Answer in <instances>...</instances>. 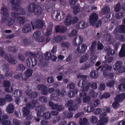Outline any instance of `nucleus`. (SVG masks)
<instances>
[{
	"label": "nucleus",
	"mask_w": 125,
	"mask_h": 125,
	"mask_svg": "<svg viewBox=\"0 0 125 125\" xmlns=\"http://www.w3.org/2000/svg\"><path fill=\"white\" fill-rule=\"evenodd\" d=\"M108 118L107 117L101 119L98 121L97 125H105L108 122Z\"/></svg>",
	"instance_id": "19"
},
{
	"label": "nucleus",
	"mask_w": 125,
	"mask_h": 125,
	"mask_svg": "<svg viewBox=\"0 0 125 125\" xmlns=\"http://www.w3.org/2000/svg\"><path fill=\"white\" fill-rule=\"evenodd\" d=\"M89 57V56L87 54L83 55L81 57L80 59V63L85 62Z\"/></svg>",
	"instance_id": "30"
},
{
	"label": "nucleus",
	"mask_w": 125,
	"mask_h": 125,
	"mask_svg": "<svg viewBox=\"0 0 125 125\" xmlns=\"http://www.w3.org/2000/svg\"><path fill=\"white\" fill-rule=\"evenodd\" d=\"M38 93L37 92H34L31 93L29 96H30L31 98L34 99L36 98L38 96Z\"/></svg>",
	"instance_id": "47"
},
{
	"label": "nucleus",
	"mask_w": 125,
	"mask_h": 125,
	"mask_svg": "<svg viewBox=\"0 0 125 125\" xmlns=\"http://www.w3.org/2000/svg\"><path fill=\"white\" fill-rule=\"evenodd\" d=\"M8 116L7 115H3L0 116V123L2 125H11L10 121L7 120Z\"/></svg>",
	"instance_id": "8"
},
{
	"label": "nucleus",
	"mask_w": 125,
	"mask_h": 125,
	"mask_svg": "<svg viewBox=\"0 0 125 125\" xmlns=\"http://www.w3.org/2000/svg\"><path fill=\"white\" fill-rule=\"evenodd\" d=\"M77 33V31L75 30H73L71 33H69V36L70 37H71L74 36H76Z\"/></svg>",
	"instance_id": "52"
},
{
	"label": "nucleus",
	"mask_w": 125,
	"mask_h": 125,
	"mask_svg": "<svg viewBox=\"0 0 125 125\" xmlns=\"http://www.w3.org/2000/svg\"><path fill=\"white\" fill-rule=\"evenodd\" d=\"M118 88L119 91H125V84H120L118 86Z\"/></svg>",
	"instance_id": "41"
},
{
	"label": "nucleus",
	"mask_w": 125,
	"mask_h": 125,
	"mask_svg": "<svg viewBox=\"0 0 125 125\" xmlns=\"http://www.w3.org/2000/svg\"><path fill=\"white\" fill-rule=\"evenodd\" d=\"M72 17L70 15L67 16L64 21V23L66 25H70L72 22Z\"/></svg>",
	"instance_id": "20"
},
{
	"label": "nucleus",
	"mask_w": 125,
	"mask_h": 125,
	"mask_svg": "<svg viewBox=\"0 0 125 125\" xmlns=\"http://www.w3.org/2000/svg\"><path fill=\"white\" fill-rule=\"evenodd\" d=\"M4 58L9 63L11 64L15 65L17 62V61L14 58L12 55L11 54H9L8 55L7 54H5Z\"/></svg>",
	"instance_id": "11"
},
{
	"label": "nucleus",
	"mask_w": 125,
	"mask_h": 125,
	"mask_svg": "<svg viewBox=\"0 0 125 125\" xmlns=\"http://www.w3.org/2000/svg\"><path fill=\"white\" fill-rule=\"evenodd\" d=\"M121 7L120 4L117 3L115 6L114 8L115 11L117 12L119 11L121 9Z\"/></svg>",
	"instance_id": "62"
},
{
	"label": "nucleus",
	"mask_w": 125,
	"mask_h": 125,
	"mask_svg": "<svg viewBox=\"0 0 125 125\" xmlns=\"http://www.w3.org/2000/svg\"><path fill=\"white\" fill-rule=\"evenodd\" d=\"M45 105L44 104H42L39 105L37 107L36 109L40 110V111L44 112V110H45Z\"/></svg>",
	"instance_id": "35"
},
{
	"label": "nucleus",
	"mask_w": 125,
	"mask_h": 125,
	"mask_svg": "<svg viewBox=\"0 0 125 125\" xmlns=\"http://www.w3.org/2000/svg\"><path fill=\"white\" fill-rule=\"evenodd\" d=\"M124 16L123 12H117L115 15V17L118 19H120L123 17Z\"/></svg>",
	"instance_id": "51"
},
{
	"label": "nucleus",
	"mask_w": 125,
	"mask_h": 125,
	"mask_svg": "<svg viewBox=\"0 0 125 125\" xmlns=\"http://www.w3.org/2000/svg\"><path fill=\"white\" fill-rule=\"evenodd\" d=\"M110 94L109 93L105 92L103 94L100 98L101 99L103 98H107L110 97Z\"/></svg>",
	"instance_id": "46"
},
{
	"label": "nucleus",
	"mask_w": 125,
	"mask_h": 125,
	"mask_svg": "<svg viewBox=\"0 0 125 125\" xmlns=\"http://www.w3.org/2000/svg\"><path fill=\"white\" fill-rule=\"evenodd\" d=\"M63 36L61 35H57L54 38V40L55 41V42L57 43L59 42L62 41L63 39Z\"/></svg>",
	"instance_id": "29"
},
{
	"label": "nucleus",
	"mask_w": 125,
	"mask_h": 125,
	"mask_svg": "<svg viewBox=\"0 0 125 125\" xmlns=\"http://www.w3.org/2000/svg\"><path fill=\"white\" fill-rule=\"evenodd\" d=\"M95 94V92L94 90L92 89L90 90L89 91V95H90L92 98H94Z\"/></svg>",
	"instance_id": "63"
},
{
	"label": "nucleus",
	"mask_w": 125,
	"mask_h": 125,
	"mask_svg": "<svg viewBox=\"0 0 125 125\" xmlns=\"http://www.w3.org/2000/svg\"><path fill=\"white\" fill-rule=\"evenodd\" d=\"M29 11L31 13L34 12L37 15H41L43 11L42 8L40 5L36 4L34 2H32L27 7Z\"/></svg>",
	"instance_id": "2"
},
{
	"label": "nucleus",
	"mask_w": 125,
	"mask_h": 125,
	"mask_svg": "<svg viewBox=\"0 0 125 125\" xmlns=\"http://www.w3.org/2000/svg\"><path fill=\"white\" fill-rule=\"evenodd\" d=\"M75 86V84L73 83L72 82L69 83L68 84L67 86V87L70 89H75L74 88Z\"/></svg>",
	"instance_id": "54"
},
{
	"label": "nucleus",
	"mask_w": 125,
	"mask_h": 125,
	"mask_svg": "<svg viewBox=\"0 0 125 125\" xmlns=\"http://www.w3.org/2000/svg\"><path fill=\"white\" fill-rule=\"evenodd\" d=\"M97 44V42L96 41H94L92 42L91 45L90 50L91 51L93 52L94 51Z\"/></svg>",
	"instance_id": "38"
},
{
	"label": "nucleus",
	"mask_w": 125,
	"mask_h": 125,
	"mask_svg": "<svg viewBox=\"0 0 125 125\" xmlns=\"http://www.w3.org/2000/svg\"><path fill=\"white\" fill-rule=\"evenodd\" d=\"M105 51L106 52L107 55L108 56L112 55L115 54V51L112 49H111L109 46L106 47Z\"/></svg>",
	"instance_id": "18"
},
{
	"label": "nucleus",
	"mask_w": 125,
	"mask_h": 125,
	"mask_svg": "<svg viewBox=\"0 0 125 125\" xmlns=\"http://www.w3.org/2000/svg\"><path fill=\"white\" fill-rule=\"evenodd\" d=\"M7 111L9 113H12L13 112L14 109V105L12 104H9L7 108Z\"/></svg>",
	"instance_id": "25"
},
{
	"label": "nucleus",
	"mask_w": 125,
	"mask_h": 125,
	"mask_svg": "<svg viewBox=\"0 0 125 125\" xmlns=\"http://www.w3.org/2000/svg\"><path fill=\"white\" fill-rule=\"evenodd\" d=\"M1 13L3 14L1 18V20L2 21L7 20V22L8 26L12 25L14 22V20L12 18L9 17L8 10L7 8L3 7L1 9Z\"/></svg>",
	"instance_id": "1"
},
{
	"label": "nucleus",
	"mask_w": 125,
	"mask_h": 125,
	"mask_svg": "<svg viewBox=\"0 0 125 125\" xmlns=\"http://www.w3.org/2000/svg\"><path fill=\"white\" fill-rule=\"evenodd\" d=\"M51 53L50 52H46L45 55L46 60H48L51 59Z\"/></svg>",
	"instance_id": "50"
},
{
	"label": "nucleus",
	"mask_w": 125,
	"mask_h": 125,
	"mask_svg": "<svg viewBox=\"0 0 125 125\" xmlns=\"http://www.w3.org/2000/svg\"><path fill=\"white\" fill-rule=\"evenodd\" d=\"M103 74L105 77H108L109 78H114V73H113L104 71L103 73Z\"/></svg>",
	"instance_id": "27"
},
{
	"label": "nucleus",
	"mask_w": 125,
	"mask_h": 125,
	"mask_svg": "<svg viewBox=\"0 0 125 125\" xmlns=\"http://www.w3.org/2000/svg\"><path fill=\"white\" fill-rule=\"evenodd\" d=\"M41 92L42 94L44 95H47L48 93V89H47V87L45 85V86H44Z\"/></svg>",
	"instance_id": "39"
},
{
	"label": "nucleus",
	"mask_w": 125,
	"mask_h": 125,
	"mask_svg": "<svg viewBox=\"0 0 125 125\" xmlns=\"http://www.w3.org/2000/svg\"><path fill=\"white\" fill-rule=\"evenodd\" d=\"M97 49L98 50H101L104 47V46L102 43L100 42V41L98 42L97 44Z\"/></svg>",
	"instance_id": "56"
},
{
	"label": "nucleus",
	"mask_w": 125,
	"mask_h": 125,
	"mask_svg": "<svg viewBox=\"0 0 125 125\" xmlns=\"http://www.w3.org/2000/svg\"><path fill=\"white\" fill-rule=\"evenodd\" d=\"M87 49V47L85 44H82L81 46V49L80 50V53H85L86 50Z\"/></svg>",
	"instance_id": "34"
},
{
	"label": "nucleus",
	"mask_w": 125,
	"mask_h": 125,
	"mask_svg": "<svg viewBox=\"0 0 125 125\" xmlns=\"http://www.w3.org/2000/svg\"><path fill=\"white\" fill-rule=\"evenodd\" d=\"M85 22L84 21H81L79 23V29H83L85 27Z\"/></svg>",
	"instance_id": "48"
},
{
	"label": "nucleus",
	"mask_w": 125,
	"mask_h": 125,
	"mask_svg": "<svg viewBox=\"0 0 125 125\" xmlns=\"http://www.w3.org/2000/svg\"><path fill=\"white\" fill-rule=\"evenodd\" d=\"M112 68V67L110 65H109L108 64H105L103 66H100L97 69V70H99L101 69V71H106L108 70L110 71Z\"/></svg>",
	"instance_id": "14"
},
{
	"label": "nucleus",
	"mask_w": 125,
	"mask_h": 125,
	"mask_svg": "<svg viewBox=\"0 0 125 125\" xmlns=\"http://www.w3.org/2000/svg\"><path fill=\"white\" fill-rule=\"evenodd\" d=\"M37 101L35 99L32 100L31 102H28L26 104V107L30 108H34L37 103Z\"/></svg>",
	"instance_id": "16"
},
{
	"label": "nucleus",
	"mask_w": 125,
	"mask_h": 125,
	"mask_svg": "<svg viewBox=\"0 0 125 125\" xmlns=\"http://www.w3.org/2000/svg\"><path fill=\"white\" fill-rule=\"evenodd\" d=\"M31 29V27L29 24L25 25L22 29V31L24 33H27L30 32Z\"/></svg>",
	"instance_id": "17"
},
{
	"label": "nucleus",
	"mask_w": 125,
	"mask_h": 125,
	"mask_svg": "<svg viewBox=\"0 0 125 125\" xmlns=\"http://www.w3.org/2000/svg\"><path fill=\"white\" fill-rule=\"evenodd\" d=\"M118 55L120 57H125V51L120 50L119 52Z\"/></svg>",
	"instance_id": "61"
},
{
	"label": "nucleus",
	"mask_w": 125,
	"mask_h": 125,
	"mask_svg": "<svg viewBox=\"0 0 125 125\" xmlns=\"http://www.w3.org/2000/svg\"><path fill=\"white\" fill-rule=\"evenodd\" d=\"M11 2L12 10L19 12L18 14L20 15H24L25 13L24 9L22 8H19L21 3L20 0H12Z\"/></svg>",
	"instance_id": "3"
},
{
	"label": "nucleus",
	"mask_w": 125,
	"mask_h": 125,
	"mask_svg": "<svg viewBox=\"0 0 125 125\" xmlns=\"http://www.w3.org/2000/svg\"><path fill=\"white\" fill-rule=\"evenodd\" d=\"M41 35V32L39 31H37L34 33L33 37L35 38L37 41L39 42H43L45 40L44 38L42 36H40Z\"/></svg>",
	"instance_id": "7"
},
{
	"label": "nucleus",
	"mask_w": 125,
	"mask_h": 125,
	"mask_svg": "<svg viewBox=\"0 0 125 125\" xmlns=\"http://www.w3.org/2000/svg\"><path fill=\"white\" fill-rule=\"evenodd\" d=\"M31 22L33 30L35 29V27L38 29L41 28L43 27L44 25L43 23L40 20L35 21L33 23L32 21H31Z\"/></svg>",
	"instance_id": "9"
},
{
	"label": "nucleus",
	"mask_w": 125,
	"mask_h": 125,
	"mask_svg": "<svg viewBox=\"0 0 125 125\" xmlns=\"http://www.w3.org/2000/svg\"><path fill=\"white\" fill-rule=\"evenodd\" d=\"M91 98L89 95L84 97L83 98V101L84 103H88L91 100Z\"/></svg>",
	"instance_id": "42"
},
{
	"label": "nucleus",
	"mask_w": 125,
	"mask_h": 125,
	"mask_svg": "<svg viewBox=\"0 0 125 125\" xmlns=\"http://www.w3.org/2000/svg\"><path fill=\"white\" fill-rule=\"evenodd\" d=\"M23 115L24 117L27 116L30 113L29 109L26 107H24L22 109Z\"/></svg>",
	"instance_id": "26"
},
{
	"label": "nucleus",
	"mask_w": 125,
	"mask_h": 125,
	"mask_svg": "<svg viewBox=\"0 0 125 125\" xmlns=\"http://www.w3.org/2000/svg\"><path fill=\"white\" fill-rule=\"evenodd\" d=\"M4 98L6 101L8 102L11 101L12 100V96L11 95L9 94L6 95Z\"/></svg>",
	"instance_id": "49"
},
{
	"label": "nucleus",
	"mask_w": 125,
	"mask_h": 125,
	"mask_svg": "<svg viewBox=\"0 0 125 125\" xmlns=\"http://www.w3.org/2000/svg\"><path fill=\"white\" fill-rule=\"evenodd\" d=\"M25 69V67L21 64H19L17 66V70L23 72Z\"/></svg>",
	"instance_id": "40"
},
{
	"label": "nucleus",
	"mask_w": 125,
	"mask_h": 125,
	"mask_svg": "<svg viewBox=\"0 0 125 125\" xmlns=\"http://www.w3.org/2000/svg\"><path fill=\"white\" fill-rule=\"evenodd\" d=\"M31 90L32 89L31 87L30 86H28L27 87L26 90L25 92L26 94L29 96L30 95V94L31 93Z\"/></svg>",
	"instance_id": "60"
},
{
	"label": "nucleus",
	"mask_w": 125,
	"mask_h": 125,
	"mask_svg": "<svg viewBox=\"0 0 125 125\" xmlns=\"http://www.w3.org/2000/svg\"><path fill=\"white\" fill-rule=\"evenodd\" d=\"M119 104L118 102L116 101L115 100L112 105V107L114 109H117L119 106Z\"/></svg>",
	"instance_id": "43"
},
{
	"label": "nucleus",
	"mask_w": 125,
	"mask_h": 125,
	"mask_svg": "<svg viewBox=\"0 0 125 125\" xmlns=\"http://www.w3.org/2000/svg\"><path fill=\"white\" fill-rule=\"evenodd\" d=\"M8 50L9 51L13 53L16 52L17 51L16 48L12 46H9L8 47Z\"/></svg>",
	"instance_id": "57"
},
{
	"label": "nucleus",
	"mask_w": 125,
	"mask_h": 125,
	"mask_svg": "<svg viewBox=\"0 0 125 125\" xmlns=\"http://www.w3.org/2000/svg\"><path fill=\"white\" fill-rule=\"evenodd\" d=\"M110 11V9L107 6H105L102 9V12L104 14H107Z\"/></svg>",
	"instance_id": "33"
},
{
	"label": "nucleus",
	"mask_w": 125,
	"mask_h": 125,
	"mask_svg": "<svg viewBox=\"0 0 125 125\" xmlns=\"http://www.w3.org/2000/svg\"><path fill=\"white\" fill-rule=\"evenodd\" d=\"M23 42L24 44V45L26 46H28L29 45L30 42L28 39L25 38L23 39Z\"/></svg>",
	"instance_id": "64"
},
{
	"label": "nucleus",
	"mask_w": 125,
	"mask_h": 125,
	"mask_svg": "<svg viewBox=\"0 0 125 125\" xmlns=\"http://www.w3.org/2000/svg\"><path fill=\"white\" fill-rule=\"evenodd\" d=\"M90 74V77L92 78H97L98 76V72L96 70L91 71Z\"/></svg>",
	"instance_id": "24"
},
{
	"label": "nucleus",
	"mask_w": 125,
	"mask_h": 125,
	"mask_svg": "<svg viewBox=\"0 0 125 125\" xmlns=\"http://www.w3.org/2000/svg\"><path fill=\"white\" fill-rule=\"evenodd\" d=\"M51 114L49 112L44 113L43 117L46 119H49L50 118Z\"/></svg>",
	"instance_id": "44"
},
{
	"label": "nucleus",
	"mask_w": 125,
	"mask_h": 125,
	"mask_svg": "<svg viewBox=\"0 0 125 125\" xmlns=\"http://www.w3.org/2000/svg\"><path fill=\"white\" fill-rule=\"evenodd\" d=\"M78 92V90L76 89H73L72 91H70L68 93V96L70 97H73L77 95Z\"/></svg>",
	"instance_id": "22"
},
{
	"label": "nucleus",
	"mask_w": 125,
	"mask_h": 125,
	"mask_svg": "<svg viewBox=\"0 0 125 125\" xmlns=\"http://www.w3.org/2000/svg\"><path fill=\"white\" fill-rule=\"evenodd\" d=\"M37 60L34 57H30L26 61L27 65L30 68L33 67L35 66L37 64Z\"/></svg>",
	"instance_id": "6"
},
{
	"label": "nucleus",
	"mask_w": 125,
	"mask_h": 125,
	"mask_svg": "<svg viewBox=\"0 0 125 125\" xmlns=\"http://www.w3.org/2000/svg\"><path fill=\"white\" fill-rule=\"evenodd\" d=\"M80 10L79 7L77 6H76L74 8L73 12L74 14H77L79 13Z\"/></svg>",
	"instance_id": "59"
},
{
	"label": "nucleus",
	"mask_w": 125,
	"mask_h": 125,
	"mask_svg": "<svg viewBox=\"0 0 125 125\" xmlns=\"http://www.w3.org/2000/svg\"><path fill=\"white\" fill-rule=\"evenodd\" d=\"M39 58L41 57V59L39 61L38 65L40 67H45L47 64V61L45 60L42 56H39Z\"/></svg>",
	"instance_id": "15"
},
{
	"label": "nucleus",
	"mask_w": 125,
	"mask_h": 125,
	"mask_svg": "<svg viewBox=\"0 0 125 125\" xmlns=\"http://www.w3.org/2000/svg\"><path fill=\"white\" fill-rule=\"evenodd\" d=\"M65 105L67 107H69L68 109L70 111H75L78 109L77 106L74 103L73 101H68L66 103Z\"/></svg>",
	"instance_id": "5"
},
{
	"label": "nucleus",
	"mask_w": 125,
	"mask_h": 125,
	"mask_svg": "<svg viewBox=\"0 0 125 125\" xmlns=\"http://www.w3.org/2000/svg\"><path fill=\"white\" fill-rule=\"evenodd\" d=\"M83 79L82 80H80L78 81L77 85L79 87H82L83 86V81H84L85 80H86L87 79Z\"/></svg>",
	"instance_id": "55"
},
{
	"label": "nucleus",
	"mask_w": 125,
	"mask_h": 125,
	"mask_svg": "<svg viewBox=\"0 0 125 125\" xmlns=\"http://www.w3.org/2000/svg\"><path fill=\"white\" fill-rule=\"evenodd\" d=\"M92 66V64L88 62H86L82 67V69L84 70H86L90 68V66Z\"/></svg>",
	"instance_id": "37"
},
{
	"label": "nucleus",
	"mask_w": 125,
	"mask_h": 125,
	"mask_svg": "<svg viewBox=\"0 0 125 125\" xmlns=\"http://www.w3.org/2000/svg\"><path fill=\"white\" fill-rule=\"evenodd\" d=\"M98 18V16L96 13H92L89 17V22L91 24L94 25L96 22Z\"/></svg>",
	"instance_id": "10"
},
{
	"label": "nucleus",
	"mask_w": 125,
	"mask_h": 125,
	"mask_svg": "<svg viewBox=\"0 0 125 125\" xmlns=\"http://www.w3.org/2000/svg\"><path fill=\"white\" fill-rule=\"evenodd\" d=\"M17 22L20 25L24 24L25 21V17H23L18 16L16 18Z\"/></svg>",
	"instance_id": "21"
},
{
	"label": "nucleus",
	"mask_w": 125,
	"mask_h": 125,
	"mask_svg": "<svg viewBox=\"0 0 125 125\" xmlns=\"http://www.w3.org/2000/svg\"><path fill=\"white\" fill-rule=\"evenodd\" d=\"M39 100L43 103H46L48 101L46 97L44 96H42L39 98Z\"/></svg>",
	"instance_id": "45"
},
{
	"label": "nucleus",
	"mask_w": 125,
	"mask_h": 125,
	"mask_svg": "<svg viewBox=\"0 0 125 125\" xmlns=\"http://www.w3.org/2000/svg\"><path fill=\"white\" fill-rule=\"evenodd\" d=\"M118 31L121 33H125V26L123 25H120L119 26Z\"/></svg>",
	"instance_id": "32"
},
{
	"label": "nucleus",
	"mask_w": 125,
	"mask_h": 125,
	"mask_svg": "<svg viewBox=\"0 0 125 125\" xmlns=\"http://www.w3.org/2000/svg\"><path fill=\"white\" fill-rule=\"evenodd\" d=\"M3 86L4 87L10 86L11 85V83L10 81L8 80L4 81H3Z\"/></svg>",
	"instance_id": "53"
},
{
	"label": "nucleus",
	"mask_w": 125,
	"mask_h": 125,
	"mask_svg": "<svg viewBox=\"0 0 125 125\" xmlns=\"http://www.w3.org/2000/svg\"><path fill=\"white\" fill-rule=\"evenodd\" d=\"M123 66H122V62L120 61H117L113 66V68L115 70L120 71Z\"/></svg>",
	"instance_id": "13"
},
{
	"label": "nucleus",
	"mask_w": 125,
	"mask_h": 125,
	"mask_svg": "<svg viewBox=\"0 0 125 125\" xmlns=\"http://www.w3.org/2000/svg\"><path fill=\"white\" fill-rule=\"evenodd\" d=\"M61 46L63 48H68L69 47L70 44L68 42H64L61 44Z\"/></svg>",
	"instance_id": "58"
},
{
	"label": "nucleus",
	"mask_w": 125,
	"mask_h": 125,
	"mask_svg": "<svg viewBox=\"0 0 125 125\" xmlns=\"http://www.w3.org/2000/svg\"><path fill=\"white\" fill-rule=\"evenodd\" d=\"M65 16V13L62 11H54L52 13V19L57 21L63 19Z\"/></svg>",
	"instance_id": "4"
},
{
	"label": "nucleus",
	"mask_w": 125,
	"mask_h": 125,
	"mask_svg": "<svg viewBox=\"0 0 125 125\" xmlns=\"http://www.w3.org/2000/svg\"><path fill=\"white\" fill-rule=\"evenodd\" d=\"M84 110L86 112H93L94 110V107L93 106H87L84 107Z\"/></svg>",
	"instance_id": "23"
},
{
	"label": "nucleus",
	"mask_w": 125,
	"mask_h": 125,
	"mask_svg": "<svg viewBox=\"0 0 125 125\" xmlns=\"http://www.w3.org/2000/svg\"><path fill=\"white\" fill-rule=\"evenodd\" d=\"M24 73L27 78L30 77L32 75V70L30 69H27L25 71Z\"/></svg>",
	"instance_id": "31"
},
{
	"label": "nucleus",
	"mask_w": 125,
	"mask_h": 125,
	"mask_svg": "<svg viewBox=\"0 0 125 125\" xmlns=\"http://www.w3.org/2000/svg\"><path fill=\"white\" fill-rule=\"evenodd\" d=\"M79 39L78 40V43H77L76 42V39L77 38V36H76L73 39L72 44L73 45L75 46H77L78 45L77 47V50L78 52L80 53V45L82 42L83 41V39L80 36H79Z\"/></svg>",
	"instance_id": "12"
},
{
	"label": "nucleus",
	"mask_w": 125,
	"mask_h": 125,
	"mask_svg": "<svg viewBox=\"0 0 125 125\" xmlns=\"http://www.w3.org/2000/svg\"><path fill=\"white\" fill-rule=\"evenodd\" d=\"M88 121V120L86 118H80L79 123L80 125H86L87 124Z\"/></svg>",
	"instance_id": "28"
},
{
	"label": "nucleus",
	"mask_w": 125,
	"mask_h": 125,
	"mask_svg": "<svg viewBox=\"0 0 125 125\" xmlns=\"http://www.w3.org/2000/svg\"><path fill=\"white\" fill-rule=\"evenodd\" d=\"M49 105L51 107V108L53 109H56L58 106V104H55L51 101L49 102Z\"/></svg>",
	"instance_id": "36"
}]
</instances>
